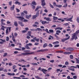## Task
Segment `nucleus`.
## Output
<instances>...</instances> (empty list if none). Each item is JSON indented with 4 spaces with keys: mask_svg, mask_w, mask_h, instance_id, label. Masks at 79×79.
I'll return each instance as SVG.
<instances>
[{
    "mask_svg": "<svg viewBox=\"0 0 79 79\" xmlns=\"http://www.w3.org/2000/svg\"><path fill=\"white\" fill-rule=\"evenodd\" d=\"M0 40L2 41H0V44H3L4 42H6V40H2V39H0Z\"/></svg>",
    "mask_w": 79,
    "mask_h": 79,
    "instance_id": "9d476101",
    "label": "nucleus"
},
{
    "mask_svg": "<svg viewBox=\"0 0 79 79\" xmlns=\"http://www.w3.org/2000/svg\"><path fill=\"white\" fill-rule=\"evenodd\" d=\"M53 19L54 20H56L58 19V17L54 16L53 17Z\"/></svg>",
    "mask_w": 79,
    "mask_h": 79,
    "instance_id": "cd10ccee",
    "label": "nucleus"
},
{
    "mask_svg": "<svg viewBox=\"0 0 79 79\" xmlns=\"http://www.w3.org/2000/svg\"><path fill=\"white\" fill-rule=\"evenodd\" d=\"M70 38V36H69L68 37V38L64 39H62L61 40V41L62 42H64L66 40H68V39H69Z\"/></svg>",
    "mask_w": 79,
    "mask_h": 79,
    "instance_id": "0eeeda50",
    "label": "nucleus"
},
{
    "mask_svg": "<svg viewBox=\"0 0 79 79\" xmlns=\"http://www.w3.org/2000/svg\"><path fill=\"white\" fill-rule=\"evenodd\" d=\"M21 15L22 16H25V14H24V13L23 12L21 13Z\"/></svg>",
    "mask_w": 79,
    "mask_h": 79,
    "instance_id": "4c0bfd02",
    "label": "nucleus"
},
{
    "mask_svg": "<svg viewBox=\"0 0 79 79\" xmlns=\"http://www.w3.org/2000/svg\"><path fill=\"white\" fill-rule=\"evenodd\" d=\"M6 34H8V28H7L6 31Z\"/></svg>",
    "mask_w": 79,
    "mask_h": 79,
    "instance_id": "79ce46f5",
    "label": "nucleus"
},
{
    "mask_svg": "<svg viewBox=\"0 0 79 79\" xmlns=\"http://www.w3.org/2000/svg\"><path fill=\"white\" fill-rule=\"evenodd\" d=\"M27 44V45L28 46H32V44L31 43Z\"/></svg>",
    "mask_w": 79,
    "mask_h": 79,
    "instance_id": "864d4df0",
    "label": "nucleus"
},
{
    "mask_svg": "<svg viewBox=\"0 0 79 79\" xmlns=\"http://www.w3.org/2000/svg\"><path fill=\"white\" fill-rule=\"evenodd\" d=\"M70 58L71 59H73V56L72 55H70Z\"/></svg>",
    "mask_w": 79,
    "mask_h": 79,
    "instance_id": "8fccbe9b",
    "label": "nucleus"
},
{
    "mask_svg": "<svg viewBox=\"0 0 79 79\" xmlns=\"http://www.w3.org/2000/svg\"><path fill=\"white\" fill-rule=\"evenodd\" d=\"M16 10H17V12L18 13H19V11H20V10H19L18 8H16Z\"/></svg>",
    "mask_w": 79,
    "mask_h": 79,
    "instance_id": "13d9d810",
    "label": "nucleus"
},
{
    "mask_svg": "<svg viewBox=\"0 0 79 79\" xmlns=\"http://www.w3.org/2000/svg\"><path fill=\"white\" fill-rule=\"evenodd\" d=\"M59 44V42L58 41H56L53 43V44L54 45H55L56 44Z\"/></svg>",
    "mask_w": 79,
    "mask_h": 79,
    "instance_id": "b1692460",
    "label": "nucleus"
},
{
    "mask_svg": "<svg viewBox=\"0 0 79 79\" xmlns=\"http://www.w3.org/2000/svg\"><path fill=\"white\" fill-rule=\"evenodd\" d=\"M19 62H22V61H23V62H26V61H25V60H19Z\"/></svg>",
    "mask_w": 79,
    "mask_h": 79,
    "instance_id": "49530a36",
    "label": "nucleus"
},
{
    "mask_svg": "<svg viewBox=\"0 0 79 79\" xmlns=\"http://www.w3.org/2000/svg\"><path fill=\"white\" fill-rule=\"evenodd\" d=\"M40 50L41 52H45L47 49H41Z\"/></svg>",
    "mask_w": 79,
    "mask_h": 79,
    "instance_id": "a19ab883",
    "label": "nucleus"
},
{
    "mask_svg": "<svg viewBox=\"0 0 79 79\" xmlns=\"http://www.w3.org/2000/svg\"><path fill=\"white\" fill-rule=\"evenodd\" d=\"M53 5L54 6H56V7H58V8H61L62 7V6L61 5H56V3L55 2H54L53 3Z\"/></svg>",
    "mask_w": 79,
    "mask_h": 79,
    "instance_id": "39448f33",
    "label": "nucleus"
},
{
    "mask_svg": "<svg viewBox=\"0 0 79 79\" xmlns=\"http://www.w3.org/2000/svg\"><path fill=\"white\" fill-rule=\"evenodd\" d=\"M60 45L58 44V45H56L54 46V47L55 48H56V47H59Z\"/></svg>",
    "mask_w": 79,
    "mask_h": 79,
    "instance_id": "a18cd8bd",
    "label": "nucleus"
},
{
    "mask_svg": "<svg viewBox=\"0 0 79 79\" xmlns=\"http://www.w3.org/2000/svg\"><path fill=\"white\" fill-rule=\"evenodd\" d=\"M19 24L21 26H22L23 27L24 26V24L23 23V22H21V21H19Z\"/></svg>",
    "mask_w": 79,
    "mask_h": 79,
    "instance_id": "ddd939ff",
    "label": "nucleus"
},
{
    "mask_svg": "<svg viewBox=\"0 0 79 79\" xmlns=\"http://www.w3.org/2000/svg\"><path fill=\"white\" fill-rule=\"evenodd\" d=\"M4 27H5L3 26H2L1 27V29L3 31H5V28H4Z\"/></svg>",
    "mask_w": 79,
    "mask_h": 79,
    "instance_id": "6e6d98bb",
    "label": "nucleus"
},
{
    "mask_svg": "<svg viewBox=\"0 0 79 79\" xmlns=\"http://www.w3.org/2000/svg\"><path fill=\"white\" fill-rule=\"evenodd\" d=\"M73 16H72L71 18L68 19V21H70V22H72V19H73Z\"/></svg>",
    "mask_w": 79,
    "mask_h": 79,
    "instance_id": "4be33fe9",
    "label": "nucleus"
},
{
    "mask_svg": "<svg viewBox=\"0 0 79 79\" xmlns=\"http://www.w3.org/2000/svg\"><path fill=\"white\" fill-rule=\"evenodd\" d=\"M14 25L15 26L17 27L18 26V22L17 21H15L14 23Z\"/></svg>",
    "mask_w": 79,
    "mask_h": 79,
    "instance_id": "aec40b11",
    "label": "nucleus"
},
{
    "mask_svg": "<svg viewBox=\"0 0 79 79\" xmlns=\"http://www.w3.org/2000/svg\"><path fill=\"white\" fill-rule=\"evenodd\" d=\"M56 53H63V51H57L56 52Z\"/></svg>",
    "mask_w": 79,
    "mask_h": 79,
    "instance_id": "37998d69",
    "label": "nucleus"
},
{
    "mask_svg": "<svg viewBox=\"0 0 79 79\" xmlns=\"http://www.w3.org/2000/svg\"><path fill=\"white\" fill-rule=\"evenodd\" d=\"M65 65H68L69 64V63L68 61H66L65 63Z\"/></svg>",
    "mask_w": 79,
    "mask_h": 79,
    "instance_id": "3c124183",
    "label": "nucleus"
},
{
    "mask_svg": "<svg viewBox=\"0 0 79 79\" xmlns=\"http://www.w3.org/2000/svg\"><path fill=\"white\" fill-rule=\"evenodd\" d=\"M41 67H40L38 69V70H40V71H42V72H43V73H44V74H46V73H45V72H46L47 71V70L45 69H41Z\"/></svg>",
    "mask_w": 79,
    "mask_h": 79,
    "instance_id": "423d86ee",
    "label": "nucleus"
},
{
    "mask_svg": "<svg viewBox=\"0 0 79 79\" xmlns=\"http://www.w3.org/2000/svg\"><path fill=\"white\" fill-rule=\"evenodd\" d=\"M27 31H26V30H23L22 31V33H25V32H26Z\"/></svg>",
    "mask_w": 79,
    "mask_h": 79,
    "instance_id": "e2e57ef3",
    "label": "nucleus"
},
{
    "mask_svg": "<svg viewBox=\"0 0 79 79\" xmlns=\"http://www.w3.org/2000/svg\"><path fill=\"white\" fill-rule=\"evenodd\" d=\"M25 16L27 19H29L30 18H31V15H26Z\"/></svg>",
    "mask_w": 79,
    "mask_h": 79,
    "instance_id": "9b49d317",
    "label": "nucleus"
},
{
    "mask_svg": "<svg viewBox=\"0 0 79 79\" xmlns=\"http://www.w3.org/2000/svg\"><path fill=\"white\" fill-rule=\"evenodd\" d=\"M77 22L78 23H79V18L77 17Z\"/></svg>",
    "mask_w": 79,
    "mask_h": 79,
    "instance_id": "603ef678",
    "label": "nucleus"
},
{
    "mask_svg": "<svg viewBox=\"0 0 79 79\" xmlns=\"http://www.w3.org/2000/svg\"><path fill=\"white\" fill-rule=\"evenodd\" d=\"M16 65H14L13 66L12 68L13 69H15V68H16Z\"/></svg>",
    "mask_w": 79,
    "mask_h": 79,
    "instance_id": "4d7b16f0",
    "label": "nucleus"
},
{
    "mask_svg": "<svg viewBox=\"0 0 79 79\" xmlns=\"http://www.w3.org/2000/svg\"><path fill=\"white\" fill-rule=\"evenodd\" d=\"M12 4V1H10L9 2V5L11 6Z\"/></svg>",
    "mask_w": 79,
    "mask_h": 79,
    "instance_id": "09e8293b",
    "label": "nucleus"
},
{
    "mask_svg": "<svg viewBox=\"0 0 79 79\" xmlns=\"http://www.w3.org/2000/svg\"><path fill=\"white\" fill-rule=\"evenodd\" d=\"M7 74L9 76H15V74L14 73H7Z\"/></svg>",
    "mask_w": 79,
    "mask_h": 79,
    "instance_id": "4468645a",
    "label": "nucleus"
},
{
    "mask_svg": "<svg viewBox=\"0 0 79 79\" xmlns=\"http://www.w3.org/2000/svg\"><path fill=\"white\" fill-rule=\"evenodd\" d=\"M63 29V28L62 27H57L56 28H55V30L56 31V30H62Z\"/></svg>",
    "mask_w": 79,
    "mask_h": 79,
    "instance_id": "dca6fc26",
    "label": "nucleus"
},
{
    "mask_svg": "<svg viewBox=\"0 0 79 79\" xmlns=\"http://www.w3.org/2000/svg\"><path fill=\"white\" fill-rule=\"evenodd\" d=\"M41 5L42 6H44L45 5H46V3L45 2V0H41Z\"/></svg>",
    "mask_w": 79,
    "mask_h": 79,
    "instance_id": "1a4fd4ad",
    "label": "nucleus"
},
{
    "mask_svg": "<svg viewBox=\"0 0 79 79\" xmlns=\"http://www.w3.org/2000/svg\"><path fill=\"white\" fill-rule=\"evenodd\" d=\"M73 79H76L77 78V76H73Z\"/></svg>",
    "mask_w": 79,
    "mask_h": 79,
    "instance_id": "774afa93",
    "label": "nucleus"
},
{
    "mask_svg": "<svg viewBox=\"0 0 79 79\" xmlns=\"http://www.w3.org/2000/svg\"><path fill=\"white\" fill-rule=\"evenodd\" d=\"M14 9H15V5H13V6L11 7L10 10L11 11H12V10L13 11Z\"/></svg>",
    "mask_w": 79,
    "mask_h": 79,
    "instance_id": "6ab92c4d",
    "label": "nucleus"
},
{
    "mask_svg": "<svg viewBox=\"0 0 79 79\" xmlns=\"http://www.w3.org/2000/svg\"><path fill=\"white\" fill-rule=\"evenodd\" d=\"M32 5H37V4L35 3V2L34 1H33L32 2Z\"/></svg>",
    "mask_w": 79,
    "mask_h": 79,
    "instance_id": "f704fd0d",
    "label": "nucleus"
},
{
    "mask_svg": "<svg viewBox=\"0 0 79 79\" xmlns=\"http://www.w3.org/2000/svg\"><path fill=\"white\" fill-rule=\"evenodd\" d=\"M49 5L51 7V8H54V6H53L51 3H49Z\"/></svg>",
    "mask_w": 79,
    "mask_h": 79,
    "instance_id": "a878e982",
    "label": "nucleus"
},
{
    "mask_svg": "<svg viewBox=\"0 0 79 79\" xmlns=\"http://www.w3.org/2000/svg\"><path fill=\"white\" fill-rule=\"evenodd\" d=\"M72 53V52H64V55H69V54H71Z\"/></svg>",
    "mask_w": 79,
    "mask_h": 79,
    "instance_id": "2eb2a0df",
    "label": "nucleus"
},
{
    "mask_svg": "<svg viewBox=\"0 0 79 79\" xmlns=\"http://www.w3.org/2000/svg\"><path fill=\"white\" fill-rule=\"evenodd\" d=\"M13 78L14 79H21V78L20 77H25V76L23 75H21L20 76V77H14Z\"/></svg>",
    "mask_w": 79,
    "mask_h": 79,
    "instance_id": "6e6552de",
    "label": "nucleus"
},
{
    "mask_svg": "<svg viewBox=\"0 0 79 79\" xmlns=\"http://www.w3.org/2000/svg\"><path fill=\"white\" fill-rule=\"evenodd\" d=\"M37 16L36 15H33L32 16L33 19H35L37 18Z\"/></svg>",
    "mask_w": 79,
    "mask_h": 79,
    "instance_id": "e433bc0d",
    "label": "nucleus"
},
{
    "mask_svg": "<svg viewBox=\"0 0 79 79\" xmlns=\"http://www.w3.org/2000/svg\"><path fill=\"white\" fill-rule=\"evenodd\" d=\"M32 64L33 66H37L38 65V64L36 63H32Z\"/></svg>",
    "mask_w": 79,
    "mask_h": 79,
    "instance_id": "2f4dec72",
    "label": "nucleus"
},
{
    "mask_svg": "<svg viewBox=\"0 0 79 79\" xmlns=\"http://www.w3.org/2000/svg\"><path fill=\"white\" fill-rule=\"evenodd\" d=\"M46 21H51V19H50V18H47V20Z\"/></svg>",
    "mask_w": 79,
    "mask_h": 79,
    "instance_id": "c85d7f7f",
    "label": "nucleus"
},
{
    "mask_svg": "<svg viewBox=\"0 0 79 79\" xmlns=\"http://www.w3.org/2000/svg\"><path fill=\"white\" fill-rule=\"evenodd\" d=\"M9 37L7 36L6 37V41H8V40H9Z\"/></svg>",
    "mask_w": 79,
    "mask_h": 79,
    "instance_id": "69168bd1",
    "label": "nucleus"
},
{
    "mask_svg": "<svg viewBox=\"0 0 79 79\" xmlns=\"http://www.w3.org/2000/svg\"><path fill=\"white\" fill-rule=\"evenodd\" d=\"M17 18H18V19L19 20H20V21H23V22H27L28 20L27 19H25L23 17L21 16H17Z\"/></svg>",
    "mask_w": 79,
    "mask_h": 79,
    "instance_id": "f03ea898",
    "label": "nucleus"
},
{
    "mask_svg": "<svg viewBox=\"0 0 79 79\" xmlns=\"http://www.w3.org/2000/svg\"><path fill=\"white\" fill-rule=\"evenodd\" d=\"M70 68H77V66H71L70 67Z\"/></svg>",
    "mask_w": 79,
    "mask_h": 79,
    "instance_id": "338daca9",
    "label": "nucleus"
},
{
    "mask_svg": "<svg viewBox=\"0 0 79 79\" xmlns=\"http://www.w3.org/2000/svg\"><path fill=\"white\" fill-rule=\"evenodd\" d=\"M71 74L72 76H74V75H76V73H71Z\"/></svg>",
    "mask_w": 79,
    "mask_h": 79,
    "instance_id": "052dcab7",
    "label": "nucleus"
},
{
    "mask_svg": "<svg viewBox=\"0 0 79 79\" xmlns=\"http://www.w3.org/2000/svg\"><path fill=\"white\" fill-rule=\"evenodd\" d=\"M25 48H27V49H31V48H29V46L27 45V44H26V45L25 46Z\"/></svg>",
    "mask_w": 79,
    "mask_h": 79,
    "instance_id": "5701e85b",
    "label": "nucleus"
},
{
    "mask_svg": "<svg viewBox=\"0 0 79 79\" xmlns=\"http://www.w3.org/2000/svg\"><path fill=\"white\" fill-rule=\"evenodd\" d=\"M39 60H43L44 61H45V60H46V59H45V58H40Z\"/></svg>",
    "mask_w": 79,
    "mask_h": 79,
    "instance_id": "c9c22d12",
    "label": "nucleus"
},
{
    "mask_svg": "<svg viewBox=\"0 0 79 79\" xmlns=\"http://www.w3.org/2000/svg\"><path fill=\"white\" fill-rule=\"evenodd\" d=\"M12 39L13 42H15V36H12Z\"/></svg>",
    "mask_w": 79,
    "mask_h": 79,
    "instance_id": "473e14b6",
    "label": "nucleus"
},
{
    "mask_svg": "<svg viewBox=\"0 0 79 79\" xmlns=\"http://www.w3.org/2000/svg\"><path fill=\"white\" fill-rule=\"evenodd\" d=\"M35 53L34 52H32L31 53L29 52H25V53H21V55H23V56H27L28 55H31V54H34Z\"/></svg>",
    "mask_w": 79,
    "mask_h": 79,
    "instance_id": "7ed1b4c3",
    "label": "nucleus"
},
{
    "mask_svg": "<svg viewBox=\"0 0 79 79\" xmlns=\"http://www.w3.org/2000/svg\"><path fill=\"white\" fill-rule=\"evenodd\" d=\"M15 4H18V5H20L21 4V3L19 2H18V1H16L15 3Z\"/></svg>",
    "mask_w": 79,
    "mask_h": 79,
    "instance_id": "bb28decb",
    "label": "nucleus"
},
{
    "mask_svg": "<svg viewBox=\"0 0 79 79\" xmlns=\"http://www.w3.org/2000/svg\"><path fill=\"white\" fill-rule=\"evenodd\" d=\"M79 33V30H77L75 33H74L72 34V38L70 40V41H73V39H74L75 37H76V34H78Z\"/></svg>",
    "mask_w": 79,
    "mask_h": 79,
    "instance_id": "f257e3e1",
    "label": "nucleus"
},
{
    "mask_svg": "<svg viewBox=\"0 0 79 79\" xmlns=\"http://www.w3.org/2000/svg\"><path fill=\"white\" fill-rule=\"evenodd\" d=\"M47 22L46 21H42L41 22V23L42 24H47Z\"/></svg>",
    "mask_w": 79,
    "mask_h": 79,
    "instance_id": "412c9836",
    "label": "nucleus"
},
{
    "mask_svg": "<svg viewBox=\"0 0 79 79\" xmlns=\"http://www.w3.org/2000/svg\"><path fill=\"white\" fill-rule=\"evenodd\" d=\"M37 31H42V29L39 28H37Z\"/></svg>",
    "mask_w": 79,
    "mask_h": 79,
    "instance_id": "72a5a7b5",
    "label": "nucleus"
},
{
    "mask_svg": "<svg viewBox=\"0 0 79 79\" xmlns=\"http://www.w3.org/2000/svg\"><path fill=\"white\" fill-rule=\"evenodd\" d=\"M61 32V31H60V30H57L56 31V34H55V37H56V39H59V38L58 37V36H57V35H59V33H60Z\"/></svg>",
    "mask_w": 79,
    "mask_h": 79,
    "instance_id": "20e7f679",
    "label": "nucleus"
},
{
    "mask_svg": "<svg viewBox=\"0 0 79 79\" xmlns=\"http://www.w3.org/2000/svg\"><path fill=\"white\" fill-rule=\"evenodd\" d=\"M40 11V10H38L36 14V15L37 16H39V12Z\"/></svg>",
    "mask_w": 79,
    "mask_h": 79,
    "instance_id": "a211bd4d",
    "label": "nucleus"
},
{
    "mask_svg": "<svg viewBox=\"0 0 79 79\" xmlns=\"http://www.w3.org/2000/svg\"><path fill=\"white\" fill-rule=\"evenodd\" d=\"M74 49L73 48L69 47L66 48V50H68V51H71V50H73Z\"/></svg>",
    "mask_w": 79,
    "mask_h": 79,
    "instance_id": "f8f14e48",
    "label": "nucleus"
},
{
    "mask_svg": "<svg viewBox=\"0 0 79 79\" xmlns=\"http://www.w3.org/2000/svg\"><path fill=\"white\" fill-rule=\"evenodd\" d=\"M3 68H0V71H2L3 70Z\"/></svg>",
    "mask_w": 79,
    "mask_h": 79,
    "instance_id": "bf43d9fd",
    "label": "nucleus"
},
{
    "mask_svg": "<svg viewBox=\"0 0 79 79\" xmlns=\"http://www.w3.org/2000/svg\"><path fill=\"white\" fill-rule=\"evenodd\" d=\"M56 27V26L55 25H53L52 26V27L53 28Z\"/></svg>",
    "mask_w": 79,
    "mask_h": 79,
    "instance_id": "0e129e2a",
    "label": "nucleus"
},
{
    "mask_svg": "<svg viewBox=\"0 0 79 79\" xmlns=\"http://www.w3.org/2000/svg\"><path fill=\"white\" fill-rule=\"evenodd\" d=\"M48 46L49 47H53V45H52V44H49L48 45Z\"/></svg>",
    "mask_w": 79,
    "mask_h": 79,
    "instance_id": "ea45409f",
    "label": "nucleus"
},
{
    "mask_svg": "<svg viewBox=\"0 0 79 79\" xmlns=\"http://www.w3.org/2000/svg\"><path fill=\"white\" fill-rule=\"evenodd\" d=\"M45 31L47 32V33H48V34H50V32H49V31H48V29H46L45 30Z\"/></svg>",
    "mask_w": 79,
    "mask_h": 79,
    "instance_id": "c03bdc74",
    "label": "nucleus"
},
{
    "mask_svg": "<svg viewBox=\"0 0 79 79\" xmlns=\"http://www.w3.org/2000/svg\"><path fill=\"white\" fill-rule=\"evenodd\" d=\"M69 70H71V71H75V70L74 69V68H70L69 69Z\"/></svg>",
    "mask_w": 79,
    "mask_h": 79,
    "instance_id": "7c9ffc66",
    "label": "nucleus"
},
{
    "mask_svg": "<svg viewBox=\"0 0 79 79\" xmlns=\"http://www.w3.org/2000/svg\"><path fill=\"white\" fill-rule=\"evenodd\" d=\"M28 35H29L30 37L31 36V31H28Z\"/></svg>",
    "mask_w": 79,
    "mask_h": 79,
    "instance_id": "c756f323",
    "label": "nucleus"
},
{
    "mask_svg": "<svg viewBox=\"0 0 79 79\" xmlns=\"http://www.w3.org/2000/svg\"><path fill=\"white\" fill-rule=\"evenodd\" d=\"M49 32H50L51 33H53V30L52 29L49 30Z\"/></svg>",
    "mask_w": 79,
    "mask_h": 79,
    "instance_id": "58836bf2",
    "label": "nucleus"
},
{
    "mask_svg": "<svg viewBox=\"0 0 79 79\" xmlns=\"http://www.w3.org/2000/svg\"><path fill=\"white\" fill-rule=\"evenodd\" d=\"M76 60L77 63H78V64H79V60H78V59L77 58H75Z\"/></svg>",
    "mask_w": 79,
    "mask_h": 79,
    "instance_id": "de8ad7c7",
    "label": "nucleus"
},
{
    "mask_svg": "<svg viewBox=\"0 0 79 79\" xmlns=\"http://www.w3.org/2000/svg\"><path fill=\"white\" fill-rule=\"evenodd\" d=\"M39 8H41V7L39 6L36 8V9L35 10V11H37L38 10H39Z\"/></svg>",
    "mask_w": 79,
    "mask_h": 79,
    "instance_id": "393cba45",
    "label": "nucleus"
},
{
    "mask_svg": "<svg viewBox=\"0 0 79 79\" xmlns=\"http://www.w3.org/2000/svg\"><path fill=\"white\" fill-rule=\"evenodd\" d=\"M23 12L24 13H25V14H26V15H27V11L26 10H24L23 11Z\"/></svg>",
    "mask_w": 79,
    "mask_h": 79,
    "instance_id": "5fc2aeb1",
    "label": "nucleus"
},
{
    "mask_svg": "<svg viewBox=\"0 0 79 79\" xmlns=\"http://www.w3.org/2000/svg\"><path fill=\"white\" fill-rule=\"evenodd\" d=\"M47 46H48L47 44V43H45L44 44L43 47V48H45V47H47Z\"/></svg>",
    "mask_w": 79,
    "mask_h": 79,
    "instance_id": "f3484780",
    "label": "nucleus"
},
{
    "mask_svg": "<svg viewBox=\"0 0 79 79\" xmlns=\"http://www.w3.org/2000/svg\"><path fill=\"white\" fill-rule=\"evenodd\" d=\"M31 6H32V8L34 10V9H35V6L34 5H31Z\"/></svg>",
    "mask_w": 79,
    "mask_h": 79,
    "instance_id": "680f3d73",
    "label": "nucleus"
}]
</instances>
